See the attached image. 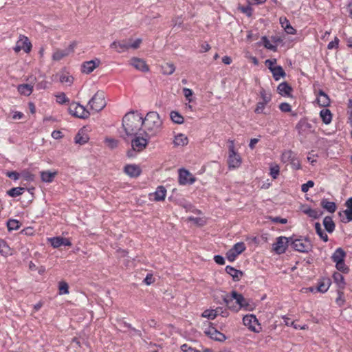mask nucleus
I'll return each instance as SVG.
<instances>
[{
  "instance_id": "nucleus-1",
  "label": "nucleus",
  "mask_w": 352,
  "mask_h": 352,
  "mask_svg": "<svg viewBox=\"0 0 352 352\" xmlns=\"http://www.w3.org/2000/svg\"><path fill=\"white\" fill-rule=\"evenodd\" d=\"M222 299L228 309L234 312H238L241 309L246 311L253 309L250 300L245 299L241 294H239L234 290L232 291L230 294L223 295Z\"/></svg>"
},
{
  "instance_id": "nucleus-2",
  "label": "nucleus",
  "mask_w": 352,
  "mask_h": 352,
  "mask_svg": "<svg viewBox=\"0 0 352 352\" xmlns=\"http://www.w3.org/2000/svg\"><path fill=\"white\" fill-rule=\"evenodd\" d=\"M143 124L142 116L137 112L128 113L122 119V126L127 135H137Z\"/></svg>"
},
{
  "instance_id": "nucleus-3",
  "label": "nucleus",
  "mask_w": 352,
  "mask_h": 352,
  "mask_svg": "<svg viewBox=\"0 0 352 352\" xmlns=\"http://www.w3.org/2000/svg\"><path fill=\"white\" fill-rule=\"evenodd\" d=\"M143 125L145 128L144 133L146 137L151 138L160 132L162 121L157 112H148L144 119H143Z\"/></svg>"
},
{
  "instance_id": "nucleus-4",
  "label": "nucleus",
  "mask_w": 352,
  "mask_h": 352,
  "mask_svg": "<svg viewBox=\"0 0 352 352\" xmlns=\"http://www.w3.org/2000/svg\"><path fill=\"white\" fill-rule=\"evenodd\" d=\"M88 104L92 110L96 112L102 110L107 105L104 91H98L89 100Z\"/></svg>"
},
{
  "instance_id": "nucleus-5",
  "label": "nucleus",
  "mask_w": 352,
  "mask_h": 352,
  "mask_svg": "<svg viewBox=\"0 0 352 352\" xmlns=\"http://www.w3.org/2000/svg\"><path fill=\"white\" fill-rule=\"evenodd\" d=\"M290 245L294 250L300 252H309L312 249V244L307 238L292 239Z\"/></svg>"
},
{
  "instance_id": "nucleus-6",
  "label": "nucleus",
  "mask_w": 352,
  "mask_h": 352,
  "mask_svg": "<svg viewBox=\"0 0 352 352\" xmlns=\"http://www.w3.org/2000/svg\"><path fill=\"white\" fill-rule=\"evenodd\" d=\"M68 111L71 115L74 117L86 119L90 116V113L85 107L79 103L72 102L70 104Z\"/></svg>"
},
{
  "instance_id": "nucleus-7",
  "label": "nucleus",
  "mask_w": 352,
  "mask_h": 352,
  "mask_svg": "<svg viewBox=\"0 0 352 352\" xmlns=\"http://www.w3.org/2000/svg\"><path fill=\"white\" fill-rule=\"evenodd\" d=\"M229 166L231 168L239 167L241 164V159L239 154L234 151V142H230L229 146V157L228 160Z\"/></svg>"
},
{
  "instance_id": "nucleus-8",
  "label": "nucleus",
  "mask_w": 352,
  "mask_h": 352,
  "mask_svg": "<svg viewBox=\"0 0 352 352\" xmlns=\"http://www.w3.org/2000/svg\"><path fill=\"white\" fill-rule=\"evenodd\" d=\"M292 237L279 236L277 241L273 245V250L277 254L284 253L287 249L289 243H291Z\"/></svg>"
},
{
  "instance_id": "nucleus-9",
  "label": "nucleus",
  "mask_w": 352,
  "mask_h": 352,
  "mask_svg": "<svg viewBox=\"0 0 352 352\" xmlns=\"http://www.w3.org/2000/svg\"><path fill=\"white\" fill-rule=\"evenodd\" d=\"M76 46V43L73 42L66 49L56 50L52 55V59L56 61L61 60L64 57L73 53Z\"/></svg>"
},
{
  "instance_id": "nucleus-10",
  "label": "nucleus",
  "mask_w": 352,
  "mask_h": 352,
  "mask_svg": "<svg viewBox=\"0 0 352 352\" xmlns=\"http://www.w3.org/2000/svg\"><path fill=\"white\" fill-rule=\"evenodd\" d=\"M204 333L215 341L224 342L226 340V336L223 333L212 326L206 328L204 331Z\"/></svg>"
},
{
  "instance_id": "nucleus-11",
  "label": "nucleus",
  "mask_w": 352,
  "mask_h": 352,
  "mask_svg": "<svg viewBox=\"0 0 352 352\" xmlns=\"http://www.w3.org/2000/svg\"><path fill=\"white\" fill-rule=\"evenodd\" d=\"M148 138L136 136L131 141V146L135 151L140 152L143 151L148 143Z\"/></svg>"
},
{
  "instance_id": "nucleus-12",
  "label": "nucleus",
  "mask_w": 352,
  "mask_h": 352,
  "mask_svg": "<svg viewBox=\"0 0 352 352\" xmlns=\"http://www.w3.org/2000/svg\"><path fill=\"white\" fill-rule=\"evenodd\" d=\"M195 177L187 170L182 168L179 170V183L182 185L192 184L195 182Z\"/></svg>"
},
{
  "instance_id": "nucleus-13",
  "label": "nucleus",
  "mask_w": 352,
  "mask_h": 352,
  "mask_svg": "<svg viewBox=\"0 0 352 352\" xmlns=\"http://www.w3.org/2000/svg\"><path fill=\"white\" fill-rule=\"evenodd\" d=\"M130 65L134 67L136 69L140 70L142 72H147L149 70L148 65L142 58L136 57L132 58L130 60Z\"/></svg>"
},
{
  "instance_id": "nucleus-14",
  "label": "nucleus",
  "mask_w": 352,
  "mask_h": 352,
  "mask_svg": "<svg viewBox=\"0 0 352 352\" xmlns=\"http://www.w3.org/2000/svg\"><path fill=\"white\" fill-rule=\"evenodd\" d=\"M110 47L116 49L118 53L124 52L130 49V40H122L120 41H113Z\"/></svg>"
},
{
  "instance_id": "nucleus-15",
  "label": "nucleus",
  "mask_w": 352,
  "mask_h": 352,
  "mask_svg": "<svg viewBox=\"0 0 352 352\" xmlns=\"http://www.w3.org/2000/svg\"><path fill=\"white\" fill-rule=\"evenodd\" d=\"M243 322L244 325L248 327V328L254 332H259V330L256 329L255 324H258V320L254 315H246L243 318Z\"/></svg>"
},
{
  "instance_id": "nucleus-16",
  "label": "nucleus",
  "mask_w": 352,
  "mask_h": 352,
  "mask_svg": "<svg viewBox=\"0 0 352 352\" xmlns=\"http://www.w3.org/2000/svg\"><path fill=\"white\" fill-rule=\"evenodd\" d=\"M311 124L306 119H301L296 126V129L300 135H305L311 131Z\"/></svg>"
},
{
  "instance_id": "nucleus-17",
  "label": "nucleus",
  "mask_w": 352,
  "mask_h": 352,
  "mask_svg": "<svg viewBox=\"0 0 352 352\" xmlns=\"http://www.w3.org/2000/svg\"><path fill=\"white\" fill-rule=\"evenodd\" d=\"M51 245L54 248H58L62 245L64 246H72V243L69 239L63 238L61 236L53 237L50 239Z\"/></svg>"
},
{
  "instance_id": "nucleus-18",
  "label": "nucleus",
  "mask_w": 352,
  "mask_h": 352,
  "mask_svg": "<svg viewBox=\"0 0 352 352\" xmlns=\"http://www.w3.org/2000/svg\"><path fill=\"white\" fill-rule=\"evenodd\" d=\"M100 63V60L98 58L86 61L82 64V72L86 74H90L99 66Z\"/></svg>"
},
{
  "instance_id": "nucleus-19",
  "label": "nucleus",
  "mask_w": 352,
  "mask_h": 352,
  "mask_svg": "<svg viewBox=\"0 0 352 352\" xmlns=\"http://www.w3.org/2000/svg\"><path fill=\"white\" fill-rule=\"evenodd\" d=\"M124 171L131 177H137L141 173L140 167L135 164H129L125 166L124 168Z\"/></svg>"
},
{
  "instance_id": "nucleus-20",
  "label": "nucleus",
  "mask_w": 352,
  "mask_h": 352,
  "mask_svg": "<svg viewBox=\"0 0 352 352\" xmlns=\"http://www.w3.org/2000/svg\"><path fill=\"white\" fill-rule=\"evenodd\" d=\"M318 104L323 107H327L330 104V99L327 94L322 90H319L317 98Z\"/></svg>"
},
{
  "instance_id": "nucleus-21",
  "label": "nucleus",
  "mask_w": 352,
  "mask_h": 352,
  "mask_svg": "<svg viewBox=\"0 0 352 352\" xmlns=\"http://www.w3.org/2000/svg\"><path fill=\"white\" fill-rule=\"evenodd\" d=\"M277 91L281 96H289L292 88L287 82H283L278 85Z\"/></svg>"
},
{
  "instance_id": "nucleus-22",
  "label": "nucleus",
  "mask_w": 352,
  "mask_h": 352,
  "mask_svg": "<svg viewBox=\"0 0 352 352\" xmlns=\"http://www.w3.org/2000/svg\"><path fill=\"white\" fill-rule=\"evenodd\" d=\"M320 206L331 213L335 212L337 208L336 203L329 201L327 199H322L320 202Z\"/></svg>"
},
{
  "instance_id": "nucleus-23",
  "label": "nucleus",
  "mask_w": 352,
  "mask_h": 352,
  "mask_svg": "<svg viewBox=\"0 0 352 352\" xmlns=\"http://www.w3.org/2000/svg\"><path fill=\"white\" fill-rule=\"evenodd\" d=\"M330 285L331 280L329 278H322L319 281L316 287V291L324 293L329 289Z\"/></svg>"
},
{
  "instance_id": "nucleus-24",
  "label": "nucleus",
  "mask_w": 352,
  "mask_h": 352,
  "mask_svg": "<svg viewBox=\"0 0 352 352\" xmlns=\"http://www.w3.org/2000/svg\"><path fill=\"white\" fill-rule=\"evenodd\" d=\"M166 195V190L163 186L157 188L154 192V200L157 201L164 200Z\"/></svg>"
},
{
  "instance_id": "nucleus-25",
  "label": "nucleus",
  "mask_w": 352,
  "mask_h": 352,
  "mask_svg": "<svg viewBox=\"0 0 352 352\" xmlns=\"http://www.w3.org/2000/svg\"><path fill=\"white\" fill-rule=\"evenodd\" d=\"M226 271L228 274L232 276L233 280L235 281L239 280L240 278L243 275V272L241 271L236 270L233 267L229 265L226 267Z\"/></svg>"
},
{
  "instance_id": "nucleus-26",
  "label": "nucleus",
  "mask_w": 352,
  "mask_h": 352,
  "mask_svg": "<svg viewBox=\"0 0 352 352\" xmlns=\"http://www.w3.org/2000/svg\"><path fill=\"white\" fill-rule=\"evenodd\" d=\"M346 256V252L341 248L336 249L331 256V259L334 263L343 261Z\"/></svg>"
},
{
  "instance_id": "nucleus-27",
  "label": "nucleus",
  "mask_w": 352,
  "mask_h": 352,
  "mask_svg": "<svg viewBox=\"0 0 352 352\" xmlns=\"http://www.w3.org/2000/svg\"><path fill=\"white\" fill-rule=\"evenodd\" d=\"M271 72L272 73L273 78L275 80H279L280 78H284L286 76V73L285 72L283 67L280 65L276 66V67L271 69Z\"/></svg>"
},
{
  "instance_id": "nucleus-28",
  "label": "nucleus",
  "mask_w": 352,
  "mask_h": 352,
  "mask_svg": "<svg viewBox=\"0 0 352 352\" xmlns=\"http://www.w3.org/2000/svg\"><path fill=\"white\" fill-rule=\"evenodd\" d=\"M323 225L324 226L325 230L331 233L334 231L336 225L333 222L332 217L329 216H327L323 219Z\"/></svg>"
},
{
  "instance_id": "nucleus-29",
  "label": "nucleus",
  "mask_w": 352,
  "mask_h": 352,
  "mask_svg": "<svg viewBox=\"0 0 352 352\" xmlns=\"http://www.w3.org/2000/svg\"><path fill=\"white\" fill-rule=\"evenodd\" d=\"M302 212L307 214L309 217H311L314 219L320 218V217L323 214L322 211L316 209H311V208H306L302 210Z\"/></svg>"
},
{
  "instance_id": "nucleus-30",
  "label": "nucleus",
  "mask_w": 352,
  "mask_h": 352,
  "mask_svg": "<svg viewBox=\"0 0 352 352\" xmlns=\"http://www.w3.org/2000/svg\"><path fill=\"white\" fill-rule=\"evenodd\" d=\"M17 89L21 95L28 96L32 92L33 86L29 84H22L18 86Z\"/></svg>"
},
{
  "instance_id": "nucleus-31",
  "label": "nucleus",
  "mask_w": 352,
  "mask_h": 352,
  "mask_svg": "<svg viewBox=\"0 0 352 352\" xmlns=\"http://www.w3.org/2000/svg\"><path fill=\"white\" fill-rule=\"evenodd\" d=\"M320 118H322V122L326 124H329L331 123L332 120V113H331L330 110L328 109H323L320 112Z\"/></svg>"
},
{
  "instance_id": "nucleus-32",
  "label": "nucleus",
  "mask_w": 352,
  "mask_h": 352,
  "mask_svg": "<svg viewBox=\"0 0 352 352\" xmlns=\"http://www.w3.org/2000/svg\"><path fill=\"white\" fill-rule=\"evenodd\" d=\"M188 139L184 134L179 133L175 137L174 144L175 146H185L188 144Z\"/></svg>"
},
{
  "instance_id": "nucleus-33",
  "label": "nucleus",
  "mask_w": 352,
  "mask_h": 352,
  "mask_svg": "<svg viewBox=\"0 0 352 352\" xmlns=\"http://www.w3.org/2000/svg\"><path fill=\"white\" fill-rule=\"evenodd\" d=\"M56 174V172L42 171L41 172V180L44 182H52Z\"/></svg>"
},
{
  "instance_id": "nucleus-34",
  "label": "nucleus",
  "mask_w": 352,
  "mask_h": 352,
  "mask_svg": "<svg viewBox=\"0 0 352 352\" xmlns=\"http://www.w3.org/2000/svg\"><path fill=\"white\" fill-rule=\"evenodd\" d=\"M333 278L334 282L338 284L340 289H344L345 287L346 283L344 280V276L340 272H334Z\"/></svg>"
},
{
  "instance_id": "nucleus-35",
  "label": "nucleus",
  "mask_w": 352,
  "mask_h": 352,
  "mask_svg": "<svg viewBox=\"0 0 352 352\" xmlns=\"http://www.w3.org/2000/svg\"><path fill=\"white\" fill-rule=\"evenodd\" d=\"M314 226L316 232L317 234L320 236V238L324 242L328 241L329 237L327 234L322 229L320 223L317 222L315 223Z\"/></svg>"
},
{
  "instance_id": "nucleus-36",
  "label": "nucleus",
  "mask_w": 352,
  "mask_h": 352,
  "mask_svg": "<svg viewBox=\"0 0 352 352\" xmlns=\"http://www.w3.org/2000/svg\"><path fill=\"white\" fill-rule=\"evenodd\" d=\"M89 140V137L83 131H79L75 137V142L79 144H84Z\"/></svg>"
},
{
  "instance_id": "nucleus-37",
  "label": "nucleus",
  "mask_w": 352,
  "mask_h": 352,
  "mask_svg": "<svg viewBox=\"0 0 352 352\" xmlns=\"http://www.w3.org/2000/svg\"><path fill=\"white\" fill-rule=\"evenodd\" d=\"M170 116L171 120L176 124H182L184 122V117L176 111H171Z\"/></svg>"
},
{
  "instance_id": "nucleus-38",
  "label": "nucleus",
  "mask_w": 352,
  "mask_h": 352,
  "mask_svg": "<svg viewBox=\"0 0 352 352\" xmlns=\"http://www.w3.org/2000/svg\"><path fill=\"white\" fill-rule=\"evenodd\" d=\"M25 191V188L23 187H15L10 189L7 191V194L12 197H16L19 195H21Z\"/></svg>"
},
{
  "instance_id": "nucleus-39",
  "label": "nucleus",
  "mask_w": 352,
  "mask_h": 352,
  "mask_svg": "<svg viewBox=\"0 0 352 352\" xmlns=\"http://www.w3.org/2000/svg\"><path fill=\"white\" fill-rule=\"evenodd\" d=\"M175 70V67L173 63H166L162 66V71L164 74L170 75Z\"/></svg>"
},
{
  "instance_id": "nucleus-40",
  "label": "nucleus",
  "mask_w": 352,
  "mask_h": 352,
  "mask_svg": "<svg viewBox=\"0 0 352 352\" xmlns=\"http://www.w3.org/2000/svg\"><path fill=\"white\" fill-rule=\"evenodd\" d=\"M19 41H21V45H23V50L25 52H29L31 50L32 44L30 42L28 37L25 36H21L20 39Z\"/></svg>"
},
{
  "instance_id": "nucleus-41",
  "label": "nucleus",
  "mask_w": 352,
  "mask_h": 352,
  "mask_svg": "<svg viewBox=\"0 0 352 352\" xmlns=\"http://www.w3.org/2000/svg\"><path fill=\"white\" fill-rule=\"evenodd\" d=\"M21 223L16 219H9L7 222V227L9 231L18 230Z\"/></svg>"
},
{
  "instance_id": "nucleus-42",
  "label": "nucleus",
  "mask_w": 352,
  "mask_h": 352,
  "mask_svg": "<svg viewBox=\"0 0 352 352\" xmlns=\"http://www.w3.org/2000/svg\"><path fill=\"white\" fill-rule=\"evenodd\" d=\"M295 157L294 153L289 150L285 151L281 155V160L282 162L284 163L290 162L291 161H293V159Z\"/></svg>"
},
{
  "instance_id": "nucleus-43",
  "label": "nucleus",
  "mask_w": 352,
  "mask_h": 352,
  "mask_svg": "<svg viewBox=\"0 0 352 352\" xmlns=\"http://www.w3.org/2000/svg\"><path fill=\"white\" fill-rule=\"evenodd\" d=\"M10 249L6 242L0 239V254L3 256H7L10 254Z\"/></svg>"
},
{
  "instance_id": "nucleus-44",
  "label": "nucleus",
  "mask_w": 352,
  "mask_h": 352,
  "mask_svg": "<svg viewBox=\"0 0 352 352\" xmlns=\"http://www.w3.org/2000/svg\"><path fill=\"white\" fill-rule=\"evenodd\" d=\"M236 254H240L245 250V245L243 242L236 243L232 248Z\"/></svg>"
},
{
  "instance_id": "nucleus-45",
  "label": "nucleus",
  "mask_w": 352,
  "mask_h": 352,
  "mask_svg": "<svg viewBox=\"0 0 352 352\" xmlns=\"http://www.w3.org/2000/svg\"><path fill=\"white\" fill-rule=\"evenodd\" d=\"M58 289L60 294H67L69 293L68 284L65 281H61L59 283Z\"/></svg>"
},
{
  "instance_id": "nucleus-46",
  "label": "nucleus",
  "mask_w": 352,
  "mask_h": 352,
  "mask_svg": "<svg viewBox=\"0 0 352 352\" xmlns=\"http://www.w3.org/2000/svg\"><path fill=\"white\" fill-rule=\"evenodd\" d=\"M202 316L204 318H208V319L213 320L217 316V311L206 309L203 312Z\"/></svg>"
},
{
  "instance_id": "nucleus-47",
  "label": "nucleus",
  "mask_w": 352,
  "mask_h": 352,
  "mask_svg": "<svg viewBox=\"0 0 352 352\" xmlns=\"http://www.w3.org/2000/svg\"><path fill=\"white\" fill-rule=\"evenodd\" d=\"M260 96L262 98V102H264V103H268L271 100V94H267L265 90L262 88L260 91Z\"/></svg>"
},
{
  "instance_id": "nucleus-48",
  "label": "nucleus",
  "mask_w": 352,
  "mask_h": 352,
  "mask_svg": "<svg viewBox=\"0 0 352 352\" xmlns=\"http://www.w3.org/2000/svg\"><path fill=\"white\" fill-rule=\"evenodd\" d=\"M284 21H286V25L283 28L285 30V32L287 34H295L296 31V30L290 25L289 21L287 19V18L284 17Z\"/></svg>"
},
{
  "instance_id": "nucleus-49",
  "label": "nucleus",
  "mask_w": 352,
  "mask_h": 352,
  "mask_svg": "<svg viewBox=\"0 0 352 352\" xmlns=\"http://www.w3.org/2000/svg\"><path fill=\"white\" fill-rule=\"evenodd\" d=\"M336 267L338 270L343 273H347L349 272V267L345 265L344 261L336 263Z\"/></svg>"
},
{
  "instance_id": "nucleus-50",
  "label": "nucleus",
  "mask_w": 352,
  "mask_h": 352,
  "mask_svg": "<svg viewBox=\"0 0 352 352\" xmlns=\"http://www.w3.org/2000/svg\"><path fill=\"white\" fill-rule=\"evenodd\" d=\"M69 98L66 96V95L64 93H60L56 96V102L59 104H65L68 102Z\"/></svg>"
},
{
  "instance_id": "nucleus-51",
  "label": "nucleus",
  "mask_w": 352,
  "mask_h": 352,
  "mask_svg": "<svg viewBox=\"0 0 352 352\" xmlns=\"http://www.w3.org/2000/svg\"><path fill=\"white\" fill-rule=\"evenodd\" d=\"M105 142L107 146L111 149L116 148L118 144V141L113 138H107Z\"/></svg>"
},
{
  "instance_id": "nucleus-52",
  "label": "nucleus",
  "mask_w": 352,
  "mask_h": 352,
  "mask_svg": "<svg viewBox=\"0 0 352 352\" xmlns=\"http://www.w3.org/2000/svg\"><path fill=\"white\" fill-rule=\"evenodd\" d=\"M280 173V168L278 165L270 167V175L273 179H276Z\"/></svg>"
},
{
  "instance_id": "nucleus-53",
  "label": "nucleus",
  "mask_w": 352,
  "mask_h": 352,
  "mask_svg": "<svg viewBox=\"0 0 352 352\" xmlns=\"http://www.w3.org/2000/svg\"><path fill=\"white\" fill-rule=\"evenodd\" d=\"M262 40L263 41L265 47L273 50L274 52L276 51V47L275 45H272L266 36H263Z\"/></svg>"
},
{
  "instance_id": "nucleus-54",
  "label": "nucleus",
  "mask_w": 352,
  "mask_h": 352,
  "mask_svg": "<svg viewBox=\"0 0 352 352\" xmlns=\"http://www.w3.org/2000/svg\"><path fill=\"white\" fill-rule=\"evenodd\" d=\"M21 175L23 178H24L26 181H32L34 180V175L32 174L28 170H23L21 173Z\"/></svg>"
},
{
  "instance_id": "nucleus-55",
  "label": "nucleus",
  "mask_w": 352,
  "mask_h": 352,
  "mask_svg": "<svg viewBox=\"0 0 352 352\" xmlns=\"http://www.w3.org/2000/svg\"><path fill=\"white\" fill-rule=\"evenodd\" d=\"M266 104L267 103H264V102H258L256 104L254 112L257 114L263 113Z\"/></svg>"
},
{
  "instance_id": "nucleus-56",
  "label": "nucleus",
  "mask_w": 352,
  "mask_h": 352,
  "mask_svg": "<svg viewBox=\"0 0 352 352\" xmlns=\"http://www.w3.org/2000/svg\"><path fill=\"white\" fill-rule=\"evenodd\" d=\"M239 254H236V252H235L234 250H232V249L229 250L227 253H226V257L228 259V261H234L236 258V257L238 256Z\"/></svg>"
},
{
  "instance_id": "nucleus-57",
  "label": "nucleus",
  "mask_w": 352,
  "mask_h": 352,
  "mask_svg": "<svg viewBox=\"0 0 352 352\" xmlns=\"http://www.w3.org/2000/svg\"><path fill=\"white\" fill-rule=\"evenodd\" d=\"M314 186V182L311 180H309L307 183L303 184L301 186V190L303 192H307L309 190V188L313 187Z\"/></svg>"
},
{
  "instance_id": "nucleus-58",
  "label": "nucleus",
  "mask_w": 352,
  "mask_h": 352,
  "mask_svg": "<svg viewBox=\"0 0 352 352\" xmlns=\"http://www.w3.org/2000/svg\"><path fill=\"white\" fill-rule=\"evenodd\" d=\"M183 93L186 100H188L189 102H192L190 97L192 96V91L188 88H184Z\"/></svg>"
},
{
  "instance_id": "nucleus-59",
  "label": "nucleus",
  "mask_w": 352,
  "mask_h": 352,
  "mask_svg": "<svg viewBox=\"0 0 352 352\" xmlns=\"http://www.w3.org/2000/svg\"><path fill=\"white\" fill-rule=\"evenodd\" d=\"M181 349L183 352H200L199 351L188 346L187 344H184L181 346Z\"/></svg>"
},
{
  "instance_id": "nucleus-60",
  "label": "nucleus",
  "mask_w": 352,
  "mask_h": 352,
  "mask_svg": "<svg viewBox=\"0 0 352 352\" xmlns=\"http://www.w3.org/2000/svg\"><path fill=\"white\" fill-rule=\"evenodd\" d=\"M279 109L283 112H290L292 110L290 104L287 102H282L279 105Z\"/></svg>"
},
{
  "instance_id": "nucleus-61",
  "label": "nucleus",
  "mask_w": 352,
  "mask_h": 352,
  "mask_svg": "<svg viewBox=\"0 0 352 352\" xmlns=\"http://www.w3.org/2000/svg\"><path fill=\"white\" fill-rule=\"evenodd\" d=\"M283 321L287 326H292L294 329H298V326L295 324L294 321H290V318L284 316H283Z\"/></svg>"
},
{
  "instance_id": "nucleus-62",
  "label": "nucleus",
  "mask_w": 352,
  "mask_h": 352,
  "mask_svg": "<svg viewBox=\"0 0 352 352\" xmlns=\"http://www.w3.org/2000/svg\"><path fill=\"white\" fill-rule=\"evenodd\" d=\"M6 175L9 177V178H11L14 180H17L19 179V177H20V174L19 173H17L16 171H10V172H7L6 173Z\"/></svg>"
},
{
  "instance_id": "nucleus-63",
  "label": "nucleus",
  "mask_w": 352,
  "mask_h": 352,
  "mask_svg": "<svg viewBox=\"0 0 352 352\" xmlns=\"http://www.w3.org/2000/svg\"><path fill=\"white\" fill-rule=\"evenodd\" d=\"M130 40V48L138 49L140 47V44L142 43L141 38H137L133 43H131V39Z\"/></svg>"
},
{
  "instance_id": "nucleus-64",
  "label": "nucleus",
  "mask_w": 352,
  "mask_h": 352,
  "mask_svg": "<svg viewBox=\"0 0 352 352\" xmlns=\"http://www.w3.org/2000/svg\"><path fill=\"white\" fill-rule=\"evenodd\" d=\"M60 81L61 82H68V83L71 84V83H72V78L69 76L63 74L60 77Z\"/></svg>"
}]
</instances>
